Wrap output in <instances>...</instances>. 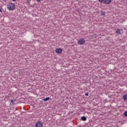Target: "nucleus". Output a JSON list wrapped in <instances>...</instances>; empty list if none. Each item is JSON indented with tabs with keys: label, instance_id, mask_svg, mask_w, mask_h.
I'll list each match as a JSON object with an SVG mask.
<instances>
[{
	"label": "nucleus",
	"instance_id": "6e6552de",
	"mask_svg": "<svg viewBox=\"0 0 127 127\" xmlns=\"http://www.w3.org/2000/svg\"><path fill=\"white\" fill-rule=\"evenodd\" d=\"M81 120L82 121H87V118H86V117L83 116L81 117Z\"/></svg>",
	"mask_w": 127,
	"mask_h": 127
},
{
	"label": "nucleus",
	"instance_id": "1a4fd4ad",
	"mask_svg": "<svg viewBox=\"0 0 127 127\" xmlns=\"http://www.w3.org/2000/svg\"><path fill=\"white\" fill-rule=\"evenodd\" d=\"M123 99L124 101H126V100H127V94L124 95L123 96Z\"/></svg>",
	"mask_w": 127,
	"mask_h": 127
},
{
	"label": "nucleus",
	"instance_id": "2eb2a0df",
	"mask_svg": "<svg viewBox=\"0 0 127 127\" xmlns=\"http://www.w3.org/2000/svg\"><path fill=\"white\" fill-rule=\"evenodd\" d=\"M40 0H37V1H38V2H40Z\"/></svg>",
	"mask_w": 127,
	"mask_h": 127
},
{
	"label": "nucleus",
	"instance_id": "4468645a",
	"mask_svg": "<svg viewBox=\"0 0 127 127\" xmlns=\"http://www.w3.org/2000/svg\"><path fill=\"white\" fill-rule=\"evenodd\" d=\"M85 96H89V93H85Z\"/></svg>",
	"mask_w": 127,
	"mask_h": 127
},
{
	"label": "nucleus",
	"instance_id": "9d476101",
	"mask_svg": "<svg viewBox=\"0 0 127 127\" xmlns=\"http://www.w3.org/2000/svg\"><path fill=\"white\" fill-rule=\"evenodd\" d=\"M101 15H106V12L104 11H100Z\"/></svg>",
	"mask_w": 127,
	"mask_h": 127
},
{
	"label": "nucleus",
	"instance_id": "20e7f679",
	"mask_svg": "<svg viewBox=\"0 0 127 127\" xmlns=\"http://www.w3.org/2000/svg\"><path fill=\"white\" fill-rule=\"evenodd\" d=\"M55 51L58 54H60V53H62V49L57 48L56 49Z\"/></svg>",
	"mask_w": 127,
	"mask_h": 127
},
{
	"label": "nucleus",
	"instance_id": "dca6fc26",
	"mask_svg": "<svg viewBox=\"0 0 127 127\" xmlns=\"http://www.w3.org/2000/svg\"><path fill=\"white\" fill-rule=\"evenodd\" d=\"M12 1H16V0H12Z\"/></svg>",
	"mask_w": 127,
	"mask_h": 127
},
{
	"label": "nucleus",
	"instance_id": "0eeeda50",
	"mask_svg": "<svg viewBox=\"0 0 127 127\" xmlns=\"http://www.w3.org/2000/svg\"><path fill=\"white\" fill-rule=\"evenodd\" d=\"M16 102V100H11V103L12 104V105H15V102Z\"/></svg>",
	"mask_w": 127,
	"mask_h": 127
},
{
	"label": "nucleus",
	"instance_id": "9b49d317",
	"mask_svg": "<svg viewBox=\"0 0 127 127\" xmlns=\"http://www.w3.org/2000/svg\"><path fill=\"white\" fill-rule=\"evenodd\" d=\"M116 33H118V34H121V30L118 29L117 30V31H116Z\"/></svg>",
	"mask_w": 127,
	"mask_h": 127
},
{
	"label": "nucleus",
	"instance_id": "423d86ee",
	"mask_svg": "<svg viewBox=\"0 0 127 127\" xmlns=\"http://www.w3.org/2000/svg\"><path fill=\"white\" fill-rule=\"evenodd\" d=\"M50 100V98L47 97L43 100V101H44L45 102H47V101H49Z\"/></svg>",
	"mask_w": 127,
	"mask_h": 127
},
{
	"label": "nucleus",
	"instance_id": "ddd939ff",
	"mask_svg": "<svg viewBox=\"0 0 127 127\" xmlns=\"http://www.w3.org/2000/svg\"><path fill=\"white\" fill-rule=\"evenodd\" d=\"M98 1H99V2H101V3H102V2H104V0H98Z\"/></svg>",
	"mask_w": 127,
	"mask_h": 127
},
{
	"label": "nucleus",
	"instance_id": "f3484780",
	"mask_svg": "<svg viewBox=\"0 0 127 127\" xmlns=\"http://www.w3.org/2000/svg\"><path fill=\"white\" fill-rule=\"evenodd\" d=\"M0 12H1V9L0 8Z\"/></svg>",
	"mask_w": 127,
	"mask_h": 127
},
{
	"label": "nucleus",
	"instance_id": "f8f14e48",
	"mask_svg": "<svg viewBox=\"0 0 127 127\" xmlns=\"http://www.w3.org/2000/svg\"><path fill=\"white\" fill-rule=\"evenodd\" d=\"M124 116H125V117H127V111H126V112H125L124 113Z\"/></svg>",
	"mask_w": 127,
	"mask_h": 127
},
{
	"label": "nucleus",
	"instance_id": "7ed1b4c3",
	"mask_svg": "<svg viewBox=\"0 0 127 127\" xmlns=\"http://www.w3.org/2000/svg\"><path fill=\"white\" fill-rule=\"evenodd\" d=\"M43 127V123L41 122H39L36 123L35 127Z\"/></svg>",
	"mask_w": 127,
	"mask_h": 127
},
{
	"label": "nucleus",
	"instance_id": "39448f33",
	"mask_svg": "<svg viewBox=\"0 0 127 127\" xmlns=\"http://www.w3.org/2000/svg\"><path fill=\"white\" fill-rule=\"evenodd\" d=\"M104 2L106 4H110L111 2H112V0H103Z\"/></svg>",
	"mask_w": 127,
	"mask_h": 127
},
{
	"label": "nucleus",
	"instance_id": "f257e3e1",
	"mask_svg": "<svg viewBox=\"0 0 127 127\" xmlns=\"http://www.w3.org/2000/svg\"><path fill=\"white\" fill-rule=\"evenodd\" d=\"M8 10H13L15 8V5L13 3H10L7 5Z\"/></svg>",
	"mask_w": 127,
	"mask_h": 127
},
{
	"label": "nucleus",
	"instance_id": "f03ea898",
	"mask_svg": "<svg viewBox=\"0 0 127 127\" xmlns=\"http://www.w3.org/2000/svg\"><path fill=\"white\" fill-rule=\"evenodd\" d=\"M77 43L79 45H83V44H85V43H86V40H85L84 38L79 39L77 41Z\"/></svg>",
	"mask_w": 127,
	"mask_h": 127
}]
</instances>
